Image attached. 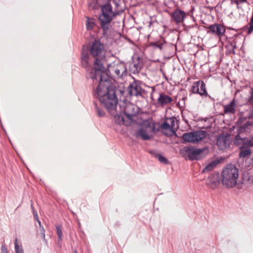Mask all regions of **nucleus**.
<instances>
[{"instance_id":"19","label":"nucleus","mask_w":253,"mask_h":253,"mask_svg":"<svg viewBox=\"0 0 253 253\" xmlns=\"http://www.w3.org/2000/svg\"><path fill=\"white\" fill-rule=\"evenodd\" d=\"M167 44V42L164 40L151 42L149 43L150 46L153 47L154 49L158 48L160 50H163L166 47Z\"/></svg>"},{"instance_id":"23","label":"nucleus","mask_w":253,"mask_h":253,"mask_svg":"<svg viewBox=\"0 0 253 253\" xmlns=\"http://www.w3.org/2000/svg\"><path fill=\"white\" fill-rule=\"evenodd\" d=\"M130 107L134 109V107L132 105L130 106ZM129 106H127L125 108L124 111V115L126 117L127 120H126V122L127 123H129V125H130V123L132 122L133 120V117L134 116V113H130L128 111V108Z\"/></svg>"},{"instance_id":"49","label":"nucleus","mask_w":253,"mask_h":253,"mask_svg":"<svg viewBox=\"0 0 253 253\" xmlns=\"http://www.w3.org/2000/svg\"><path fill=\"white\" fill-rule=\"evenodd\" d=\"M248 181H250V179L249 178L248 179Z\"/></svg>"},{"instance_id":"43","label":"nucleus","mask_w":253,"mask_h":253,"mask_svg":"<svg viewBox=\"0 0 253 253\" xmlns=\"http://www.w3.org/2000/svg\"><path fill=\"white\" fill-rule=\"evenodd\" d=\"M227 29H229V30H233V31H235V32H237V30L236 29H234V28H230V27H227Z\"/></svg>"},{"instance_id":"14","label":"nucleus","mask_w":253,"mask_h":253,"mask_svg":"<svg viewBox=\"0 0 253 253\" xmlns=\"http://www.w3.org/2000/svg\"><path fill=\"white\" fill-rule=\"evenodd\" d=\"M171 16L177 24H179L184 21L187 15L184 11L177 8L171 13Z\"/></svg>"},{"instance_id":"11","label":"nucleus","mask_w":253,"mask_h":253,"mask_svg":"<svg viewBox=\"0 0 253 253\" xmlns=\"http://www.w3.org/2000/svg\"><path fill=\"white\" fill-rule=\"evenodd\" d=\"M231 141L228 134H221L217 139L216 145L220 150H224L230 146Z\"/></svg>"},{"instance_id":"16","label":"nucleus","mask_w":253,"mask_h":253,"mask_svg":"<svg viewBox=\"0 0 253 253\" xmlns=\"http://www.w3.org/2000/svg\"><path fill=\"white\" fill-rule=\"evenodd\" d=\"M137 61H134L129 64V70L133 74L138 73L142 68V63L140 62L141 59L138 57Z\"/></svg>"},{"instance_id":"24","label":"nucleus","mask_w":253,"mask_h":253,"mask_svg":"<svg viewBox=\"0 0 253 253\" xmlns=\"http://www.w3.org/2000/svg\"><path fill=\"white\" fill-rule=\"evenodd\" d=\"M115 122L120 125L129 126V123L126 122L124 116L122 115H118L115 116Z\"/></svg>"},{"instance_id":"5","label":"nucleus","mask_w":253,"mask_h":253,"mask_svg":"<svg viewBox=\"0 0 253 253\" xmlns=\"http://www.w3.org/2000/svg\"><path fill=\"white\" fill-rule=\"evenodd\" d=\"M108 71L110 74H114V77L118 79L123 78L127 75V68L126 63L124 61H114L108 65Z\"/></svg>"},{"instance_id":"42","label":"nucleus","mask_w":253,"mask_h":253,"mask_svg":"<svg viewBox=\"0 0 253 253\" xmlns=\"http://www.w3.org/2000/svg\"><path fill=\"white\" fill-rule=\"evenodd\" d=\"M169 120L170 121V127H172L174 125V119L172 118H170Z\"/></svg>"},{"instance_id":"36","label":"nucleus","mask_w":253,"mask_h":253,"mask_svg":"<svg viewBox=\"0 0 253 253\" xmlns=\"http://www.w3.org/2000/svg\"><path fill=\"white\" fill-rule=\"evenodd\" d=\"M161 127L164 129H169L170 127V125L169 123H168L166 121H164L162 124H161Z\"/></svg>"},{"instance_id":"7","label":"nucleus","mask_w":253,"mask_h":253,"mask_svg":"<svg viewBox=\"0 0 253 253\" xmlns=\"http://www.w3.org/2000/svg\"><path fill=\"white\" fill-rule=\"evenodd\" d=\"M208 133L206 131L199 130L184 133L183 134L182 138L185 142L198 144L205 139Z\"/></svg>"},{"instance_id":"28","label":"nucleus","mask_w":253,"mask_h":253,"mask_svg":"<svg viewBox=\"0 0 253 253\" xmlns=\"http://www.w3.org/2000/svg\"><path fill=\"white\" fill-rule=\"evenodd\" d=\"M225 47L226 48V54L229 55V54H236V52L235 51V49L236 48L235 47V44H234V45H233L232 44H231L230 43H229L228 42V43L225 45Z\"/></svg>"},{"instance_id":"34","label":"nucleus","mask_w":253,"mask_h":253,"mask_svg":"<svg viewBox=\"0 0 253 253\" xmlns=\"http://www.w3.org/2000/svg\"><path fill=\"white\" fill-rule=\"evenodd\" d=\"M244 146H245L246 147L253 146V136L250 137V138H247Z\"/></svg>"},{"instance_id":"13","label":"nucleus","mask_w":253,"mask_h":253,"mask_svg":"<svg viewBox=\"0 0 253 253\" xmlns=\"http://www.w3.org/2000/svg\"><path fill=\"white\" fill-rule=\"evenodd\" d=\"M220 184V176L219 172L211 173L207 179V185L214 189L218 187Z\"/></svg>"},{"instance_id":"37","label":"nucleus","mask_w":253,"mask_h":253,"mask_svg":"<svg viewBox=\"0 0 253 253\" xmlns=\"http://www.w3.org/2000/svg\"><path fill=\"white\" fill-rule=\"evenodd\" d=\"M249 125H250V123L249 121H248L246 123L240 126L239 130L241 131H245L246 128Z\"/></svg>"},{"instance_id":"48","label":"nucleus","mask_w":253,"mask_h":253,"mask_svg":"<svg viewBox=\"0 0 253 253\" xmlns=\"http://www.w3.org/2000/svg\"><path fill=\"white\" fill-rule=\"evenodd\" d=\"M243 180H244V181H245V180H246V177H244L243 178Z\"/></svg>"},{"instance_id":"40","label":"nucleus","mask_w":253,"mask_h":253,"mask_svg":"<svg viewBox=\"0 0 253 253\" xmlns=\"http://www.w3.org/2000/svg\"><path fill=\"white\" fill-rule=\"evenodd\" d=\"M1 253H8L7 249L5 245L1 246Z\"/></svg>"},{"instance_id":"25","label":"nucleus","mask_w":253,"mask_h":253,"mask_svg":"<svg viewBox=\"0 0 253 253\" xmlns=\"http://www.w3.org/2000/svg\"><path fill=\"white\" fill-rule=\"evenodd\" d=\"M86 18L87 19L86 24V29L87 30H92L96 25V20L94 18L89 17H86Z\"/></svg>"},{"instance_id":"30","label":"nucleus","mask_w":253,"mask_h":253,"mask_svg":"<svg viewBox=\"0 0 253 253\" xmlns=\"http://www.w3.org/2000/svg\"><path fill=\"white\" fill-rule=\"evenodd\" d=\"M97 0H88V8L89 10L97 8Z\"/></svg>"},{"instance_id":"45","label":"nucleus","mask_w":253,"mask_h":253,"mask_svg":"<svg viewBox=\"0 0 253 253\" xmlns=\"http://www.w3.org/2000/svg\"><path fill=\"white\" fill-rule=\"evenodd\" d=\"M31 208H32V211H33L34 210H35L34 209V208L33 206V205H32V204H31Z\"/></svg>"},{"instance_id":"4","label":"nucleus","mask_w":253,"mask_h":253,"mask_svg":"<svg viewBox=\"0 0 253 253\" xmlns=\"http://www.w3.org/2000/svg\"><path fill=\"white\" fill-rule=\"evenodd\" d=\"M239 175V169L235 166L231 164L227 165L221 172L222 185L227 188L235 187L237 185Z\"/></svg>"},{"instance_id":"6","label":"nucleus","mask_w":253,"mask_h":253,"mask_svg":"<svg viewBox=\"0 0 253 253\" xmlns=\"http://www.w3.org/2000/svg\"><path fill=\"white\" fill-rule=\"evenodd\" d=\"M203 149L196 148L193 146H185L180 150V154L189 160H200L204 158Z\"/></svg>"},{"instance_id":"10","label":"nucleus","mask_w":253,"mask_h":253,"mask_svg":"<svg viewBox=\"0 0 253 253\" xmlns=\"http://www.w3.org/2000/svg\"><path fill=\"white\" fill-rule=\"evenodd\" d=\"M191 91L194 94H199L203 97H207L208 93L206 90V84L204 81L199 80L192 84Z\"/></svg>"},{"instance_id":"20","label":"nucleus","mask_w":253,"mask_h":253,"mask_svg":"<svg viewBox=\"0 0 253 253\" xmlns=\"http://www.w3.org/2000/svg\"><path fill=\"white\" fill-rule=\"evenodd\" d=\"M150 153L156 159H157L159 162L162 164L168 165L169 162L168 160L162 156L161 155L157 153L155 150H151Z\"/></svg>"},{"instance_id":"41","label":"nucleus","mask_w":253,"mask_h":253,"mask_svg":"<svg viewBox=\"0 0 253 253\" xmlns=\"http://www.w3.org/2000/svg\"><path fill=\"white\" fill-rule=\"evenodd\" d=\"M34 217L38 222L39 225H41V222L39 219L37 212H36V213H34Z\"/></svg>"},{"instance_id":"17","label":"nucleus","mask_w":253,"mask_h":253,"mask_svg":"<svg viewBox=\"0 0 253 253\" xmlns=\"http://www.w3.org/2000/svg\"><path fill=\"white\" fill-rule=\"evenodd\" d=\"M237 101L235 98L228 104L223 106L224 113L225 114H234L236 113Z\"/></svg>"},{"instance_id":"2","label":"nucleus","mask_w":253,"mask_h":253,"mask_svg":"<svg viewBox=\"0 0 253 253\" xmlns=\"http://www.w3.org/2000/svg\"><path fill=\"white\" fill-rule=\"evenodd\" d=\"M89 54L95 59L94 67L91 68V71L87 75V78L106 73L103 63L106 57L105 44L100 40L95 39L89 47Z\"/></svg>"},{"instance_id":"15","label":"nucleus","mask_w":253,"mask_h":253,"mask_svg":"<svg viewBox=\"0 0 253 253\" xmlns=\"http://www.w3.org/2000/svg\"><path fill=\"white\" fill-rule=\"evenodd\" d=\"M173 101V98L170 96L165 93H160L157 99V103L161 106H164L171 103Z\"/></svg>"},{"instance_id":"38","label":"nucleus","mask_w":253,"mask_h":253,"mask_svg":"<svg viewBox=\"0 0 253 253\" xmlns=\"http://www.w3.org/2000/svg\"><path fill=\"white\" fill-rule=\"evenodd\" d=\"M250 27L248 29L247 34H251L253 32V23H249Z\"/></svg>"},{"instance_id":"8","label":"nucleus","mask_w":253,"mask_h":253,"mask_svg":"<svg viewBox=\"0 0 253 253\" xmlns=\"http://www.w3.org/2000/svg\"><path fill=\"white\" fill-rule=\"evenodd\" d=\"M155 127L154 124H151L147 121L143 124L135 132V136L137 138L141 137L144 140H148L150 139L148 134L149 132H155Z\"/></svg>"},{"instance_id":"39","label":"nucleus","mask_w":253,"mask_h":253,"mask_svg":"<svg viewBox=\"0 0 253 253\" xmlns=\"http://www.w3.org/2000/svg\"><path fill=\"white\" fill-rule=\"evenodd\" d=\"M113 2L115 4L116 7L117 8V10L119 11V7L120 6V0H113Z\"/></svg>"},{"instance_id":"18","label":"nucleus","mask_w":253,"mask_h":253,"mask_svg":"<svg viewBox=\"0 0 253 253\" xmlns=\"http://www.w3.org/2000/svg\"><path fill=\"white\" fill-rule=\"evenodd\" d=\"M82 59V65L86 69V70L88 72L87 75L91 71V68H92L89 65L88 62L89 55L86 52H83L81 55Z\"/></svg>"},{"instance_id":"47","label":"nucleus","mask_w":253,"mask_h":253,"mask_svg":"<svg viewBox=\"0 0 253 253\" xmlns=\"http://www.w3.org/2000/svg\"><path fill=\"white\" fill-rule=\"evenodd\" d=\"M74 253H78L77 250H75Z\"/></svg>"},{"instance_id":"22","label":"nucleus","mask_w":253,"mask_h":253,"mask_svg":"<svg viewBox=\"0 0 253 253\" xmlns=\"http://www.w3.org/2000/svg\"><path fill=\"white\" fill-rule=\"evenodd\" d=\"M218 163L219 161L218 160L212 161L205 167L202 172L203 173H206L212 170Z\"/></svg>"},{"instance_id":"1","label":"nucleus","mask_w":253,"mask_h":253,"mask_svg":"<svg viewBox=\"0 0 253 253\" xmlns=\"http://www.w3.org/2000/svg\"><path fill=\"white\" fill-rule=\"evenodd\" d=\"M89 78L92 79L93 82H99L94 95L98 98L101 104L109 112L115 110L118 103L117 88L111 84L109 76L107 73H103L101 75Z\"/></svg>"},{"instance_id":"26","label":"nucleus","mask_w":253,"mask_h":253,"mask_svg":"<svg viewBox=\"0 0 253 253\" xmlns=\"http://www.w3.org/2000/svg\"><path fill=\"white\" fill-rule=\"evenodd\" d=\"M240 34H233V37H229L228 38L227 36L226 37V39H228V42L232 44L233 45L235 44V47H237V44L238 43V40L239 39V37L240 36Z\"/></svg>"},{"instance_id":"29","label":"nucleus","mask_w":253,"mask_h":253,"mask_svg":"<svg viewBox=\"0 0 253 253\" xmlns=\"http://www.w3.org/2000/svg\"><path fill=\"white\" fill-rule=\"evenodd\" d=\"M93 104L95 106V111L97 116L99 117H104L105 115V112L98 107L97 104L96 102H93Z\"/></svg>"},{"instance_id":"44","label":"nucleus","mask_w":253,"mask_h":253,"mask_svg":"<svg viewBox=\"0 0 253 253\" xmlns=\"http://www.w3.org/2000/svg\"><path fill=\"white\" fill-rule=\"evenodd\" d=\"M208 96L209 97V98L212 101H214V99L213 97H212L211 96H210V95L208 94Z\"/></svg>"},{"instance_id":"27","label":"nucleus","mask_w":253,"mask_h":253,"mask_svg":"<svg viewBox=\"0 0 253 253\" xmlns=\"http://www.w3.org/2000/svg\"><path fill=\"white\" fill-rule=\"evenodd\" d=\"M246 139V137L242 138L240 134H238L235 136L234 143L237 146H239L241 144L242 145H244Z\"/></svg>"},{"instance_id":"31","label":"nucleus","mask_w":253,"mask_h":253,"mask_svg":"<svg viewBox=\"0 0 253 253\" xmlns=\"http://www.w3.org/2000/svg\"><path fill=\"white\" fill-rule=\"evenodd\" d=\"M56 229L58 236V242L59 243L62 241V238L63 236L61 226L60 225L56 226Z\"/></svg>"},{"instance_id":"32","label":"nucleus","mask_w":253,"mask_h":253,"mask_svg":"<svg viewBox=\"0 0 253 253\" xmlns=\"http://www.w3.org/2000/svg\"><path fill=\"white\" fill-rule=\"evenodd\" d=\"M247 0H231V3L232 4H235L237 6V8L239 9L241 7L240 5L241 4L246 3Z\"/></svg>"},{"instance_id":"33","label":"nucleus","mask_w":253,"mask_h":253,"mask_svg":"<svg viewBox=\"0 0 253 253\" xmlns=\"http://www.w3.org/2000/svg\"><path fill=\"white\" fill-rule=\"evenodd\" d=\"M14 246H15V253H24L23 250L22 248H20L17 242V239L16 238L14 241Z\"/></svg>"},{"instance_id":"46","label":"nucleus","mask_w":253,"mask_h":253,"mask_svg":"<svg viewBox=\"0 0 253 253\" xmlns=\"http://www.w3.org/2000/svg\"><path fill=\"white\" fill-rule=\"evenodd\" d=\"M36 212H37L35 210H34L33 211V215H34V213H36Z\"/></svg>"},{"instance_id":"21","label":"nucleus","mask_w":253,"mask_h":253,"mask_svg":"<svg viewBox=\"0 0 253 253\" xmlns=\"http://www.w3.org/2000/svg\"><path fill=\"white\" fill-rule=\"evenodd\" d=\"M249 147H246L244 145L240 147L239 153V157L240 158H245L251 154V152Z\"/></svg>"},{"instance_id":"9","label":"nucleus","mask_w":253,"mask_h":253,"mask_svg":"<svg viewBox=\"0 0 253 253\" xmlns=\"http://www.w3.org/2000/svg\"><path fill=\"white\" fill-rule=\"evenodd\" d=\"M134 79V81L131 83L127 88L128 94L131 96H142L143 94L145 93V90L141 86V82L139 80Z\"/></svg>"},{"instance_id":"35","label":"nucleus","mask_w":253,"mask_h":253,"mask_svg":"<svg viewBox=\"0 0 253 253\" xmlns=\"http://www.w3.org/2000/svg\"><path fill=\"white\" fill-rule=\"evenodd\" d=\"M39 230L40 231L41 234L42 235V238L44 241H46L45 239V230L41 224L39 225Z\"/></svg>"},{"instance_id":"50","label":"nucleus","mask_w":253,"mask_h":253,"mask_svg":"<svg viewBox=\"0 0 253 253\" xmlns=\"http://www.w3.org/2000/svg\"><path fill=\"white\" fill-rule=\"evenodd\" d=\"M179 103H178L177 104V106H179Z\"/></svg>"},{"instance_id":"3","label":"nucleus","mask_w":253,"mask_h":253,"mask_svg":"<svg viewBox=\"0 0 253 253\" xmlns=\"http://www.w3.org/2000/svg\"><path fill=\"white\" fill-rule=\"evenodd\" d=\"M101 13L98 17L100 27L102 30V35L108 37L110 34L111 23L116 14L113 10L110 0L101 6Z\"/></svg>"},{"instance_id":"12","label":"nucleus","mask_w":253,"mask_h":253,"mask_svg":"<svg viewBox=\"0 0 253 253\" xmlns=\"http://www.w3.org/2000/svg\"><path fill=\"white\" fill-rule=\"evenodd\" d=\"M207 28L210 30L207 31L208 34H212L218 37L223 36L226 31L224 27L218 23L210 25Z\"/></svg>"}]
</instances>
